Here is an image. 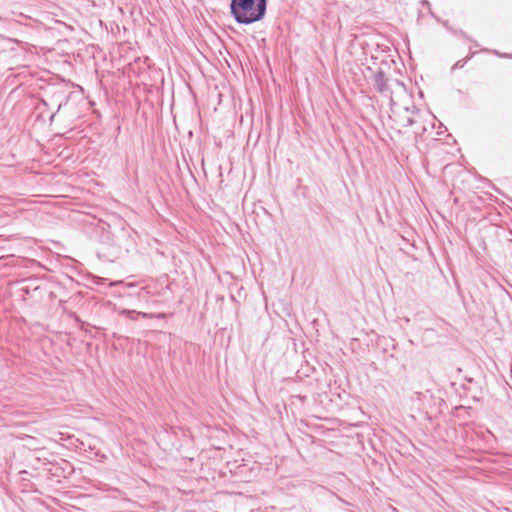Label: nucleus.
I'll return each instance as SVG.
<instances>
[{
	"mask_svg": "<svg viewBox=\"0 0 512 512\" xmlns=\"http://www.w3.org/2000/svg\"><path fill=\"white\" fill-rule=\"evenodd\" d=\"M97 257L104 262H115L136 248V232L123 220L105 223L101 227Z\"/></svg>",
	"mask_w": 512,
	"mask_h": 512,
	"instance_id": "f257e3e1",
	"label": "nucleus"
},
{
	"mask_svg": "<svg viewBox=\"0 0 512 512\" xmlns=\"http://www.w3.org/2000/svg\"><path fill=\"white\" fill-rule=\"evenodd\" d=\"M268 0H231L230 15L239 25H251L264 19Z\"/></svg>",
	"mask_w": 512,
	"mask_h": 512,
	"instance_id": "f03ea898",
	"label": "nucleus"
},
{
	"mask_svg": "<svg viewBox=\"0 0 512 512\" xmlns=\"http://www.w3.org/2000/svg\"><path fill=\"white\" fill-rule=\"evenodd\" d=\"M18 292L23 301L36 306L46 300L47 283L38 278L24 279Z\"/></svg>",
	"mask_w": 512,
	"mask_h": 512,
	"instance_id": "7ed1b4c3",
	"label": "nucleus"
},
{
	"mask_svg": "<svg viewBox=\"0 0 512 512\" xmlns=\"http://www.w3.org/2000/svg\"><path fill=\"white\" fill-rule=\"evenodd\" d=\"M374 86L379 93L389 97L391 102H393L392 90L388 85V78L386 77L385 72L382 69H379L374 74Z\"/></svg>",
	"mask_w": 512,
	"mask_h": 512,
	"instance_id": "20e7f679",
	"label": "nucleus"
},
{
	"mask_svg": "<svg viewBox=\"0 0 512 512\" xmlns=\"http://www.w3.org/2000/svg\"><path fill=\"white\" fill-rule=\"evenodd\" d=\"M462 388L466 392V395L470 396L475 402H478L483 398L482 388L474 378L466 377Z\"/></svg>",
	"mask_w": 512,
	"mask_h": 512,
	"instance_id": "39448f33",
	"label": "nucleus"
},
{
	"mask_svg": "<svg viewBox=\"0 0 512 512\" xmlns=\"http://www.w3.org/2000/svg\"><path fill=\"white\" fill-rule=\"evenodd\" d=\"M47 298H48L50 301H52L53 299H55V298H56V294H55L53 291L49 290V286H48V285H47L46 299H47Z\"/></svg>",
	"mask_w": 512,
	"mask_h": 512,
	"instance_id": "423d86ee",
	"label": "nucleus"
},
{
	"mask_svg": "<svg viewBox=\"0 0 512 512\" xmlns=\"http://www.w3.org/2000/svg\"><path fill=\"white\" fill-rule=\"evenodd\" d=\"M465 62H466L465 60H459V61H457V62L454 64V66H453V68H452V69L462 68V67L465 65Z\"/></svg>",
	"mask_w": 512,
	"mask_h": 512,
	"instance_id": "0eeeda50",
	"label": "nucleus"
},
{
	"mask_svg": "<svg viewBox=\"0 0 512 512\" xmlns=\"http://www.w3.org/2000/svg\"><path fill=\"white\" fill-rule=\"evenodd\" d=\"M405 110L407 112H411V113H418L419 112V109L415 106V105H412V107H406Z\"/></svg>",
	"mask_w": 512,
	"mask_h": 512,
	"instance_id": "6e6552de",
	"label": "nucleus"
},
{
	"mask_svg": "<svg viewBox=\"0 0 512 512\" xmlns=\"http://www.w3.org/2000/svg\"><path fill=\"white\" fill-rule=\"evenodd\" d=\"M406 122H407V123H406V126H412V125H414V124H415V120H414V118H412V117H408V118H407V120H406Z\"/></svg>",
	"mask_w": 512,
	"mask_h": 512,
	"instance_id": "1a4fd4ad",
	"label": "nucleus"
},
{
	"mask_svg": "<svg viewBox=\"0 0 512 512\" xmlns=\"http://www.w3.org/2000/svg\"><path fill=\"white\" fill-rule=\"evenodd\" d=\"M139 315H141L143 318H149V317H151V315H150V314L145 313V312H141V313H139Z\"/></svg>",
	"mask_w": 512,
	"mask_h": 512,
	"instance_id": "9d476101",
	"label": "nucleus"
},
{
	"mask_svg": "<svg viewBox=\"0 0 512 512\" xmlns=\"http://www.w3.org/2000/svg\"><path fill=\"white\" fill-rule=\"evenodd\" d=\"M457 410H460V409H465V410H468V409H471L470 407H464L463 405H460L458 407H456Z\"/></svg>",
	"mask_w": 512,
	"mask_h": 512,
	"instance_id": "9b49d317",
	"label": "nucleus"
},
{
	"mask_svg": "<svg viewBox=\"0 0 512 512\" xmlns=\"http://www.w3.org/2000/svg\"><path fill=\"white\" fill-rule=\"evenodd\" d=\"M422 3H423L424 6H430L429 1H427V0H423Z\"/></svg>",
	"mask_w": 512,
	"mask_h": 512,
	"instance_id": "f8f14e48",
	"label": "nucleus"
},
{
	"mask_svg": "<svg viewBox=\"0 0 512 512\" xmlns=\"http://www.w3.org/2000/svg\"><path fill=\"white\" fill-rule=\"evenodd\" d=\"M62 106H63V102H60V103L58 104V107H57V111H56V112H58V111L62 108Z\"/></svg>",
	"mask_w": 512,
	"mask_h": 512,
	"instance_id": "ddd939ff",
	"label": "nucleus"
},
{
	"mask_svg": "<svg viewBox=\"0 0 512 512\" xmlns=\"http://www.w3.org/2000/svg\"><path fill=\"white\" fill-rule=\"evenodd\" d=\"M54 117H55V113H53V114L51 115V117H50V121H53Z\"/></svg>",
	"mask_w": 512,
	"mask_h": 512,
	"instance_id": "4468645a",
	"label": "nucleus"
}]
</instances>
